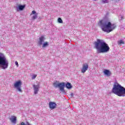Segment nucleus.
I'll list each match as a JSON object with an SVG mask.
<instances>
[{
    "instance_id": "nucleus-1",
    "label": "nucleus",
    "mask_w": 125,
    "mask_h": 125,
    "mask_svg": "<svg viewBox=\"0 0 125 125\" xmlns=\"http://www.w3.org/2000/svg\"><path fill=\"white\" fill-rule=\"evenodd\" d=\"M95 48L97 50V53H107L110 51V47L104 41L97 39L94 42Z\"/></svg>"
},
{
    "instance_id": "nucleus-2",
    "label": "nucleus",
    "mask_w": 125,
    "mask_h": 125,
    "mask_svg": "<svg viewBox=\"0 0 125 125\" xmlns=\"http://www.w3.org/2000/svg\"><path fill=\"white\" fill-rule=\"evenodd\" d=\"M101 27L102 31L105 33H110L116 29V24L111 23V22L104 20L100 21Z\"/></svg>"
},
{
    "instance_id": "nucleus-3",
    "label": "nucleus",
    "mask_w": 125,
    "mask_h": 125,
    "mask_svg": "<svg viewBox=\"0 0 125 125\" xmlns=\"http://www.w3.org/2000/svg\"><path fill=\"white\" fill-rule=\"evenodd\" d=\"M112 93L120 96V97H125V88L123 87L119 83H115L113 85L112 89Z\"/></svg>"
},
{
    "instance_id": "nucleus-4",
    "label": "nucleus",
    "mask_w": 125,
    "mask_h": 125,
    "mask_svg": "<svg viewBox=\"0 0 125 125\" xmlns=\"http://www.w3.org/2000/svg\"><path fill=\"white\" fill-rule=\"evenodd\" d=\"M0 67L3 70L8 68V61L4 54L1 53H0Z\"/></svg>"
},
{
    "instance_id": "nucleus-5",
    "label": "nucleus",
    "mask_w": 125,
    "mask_h": 125,
    "mask_svg": "<svg viewBox=\"0 0 125 125\" xmlns=\"http://www.w3.org/2000/svg\"><path fill=\"white\" fill-rule=\"evenodd\" d=\"M22 87V82L21 80L16 82L14 84V87L19 92H23L21 89Z\"/></svg>"
},
{
    "instance_id": "nucleus-6",
    "label": "nucleus",
    "mask_w": 125,
    "mask_h": 125,
    "mask_svg": "<svg viewBox=\"0 0 125 125\" xmlns=\"http://www.w3.org/2000/svg\"><path fill=\"white\" fill-rule=\"evenodd\" d=\"M41 87V83H38L37 84H33V88L34 94H38Z\"/></svg>"
},
{
    "instance_id": "nucleus-7",
    "label": "nucleus",
    "mask_w": 125,
    "mask_h": 125,
    "mask_svg": "<svg viewBox=\"0 0 125 125\" xmlns=\"http://www.w3.org/2000/svg\"><path fill=\"white\" fill-rule=\"evenodd\" d=\"M65 85L66 84L65 83L62 82V83H59V88H60V90L62 91L63 93H65V90H64V87H65Z\"/></svg>"
},
{
    "instance_id": "nucleus-8",
    "label": "nucleus",
    "mask_w": 125,
    "mask_h": 125,
    "mask_svg": "<svg viewBox=\"0 0 125 125\" xmlns=\"http://www.w3.org/2000/svg\"><path fill=\"white\" fill-rule=\"evenodd\" d=\"M32 17V20H35V19H37L38 18V15H39V14L37 13V12L35 10H33L32 11L31 14L30 15H33Z\"/></svg>"
},
{
    "instance_id": "nucleus-9",
    "label": "nucleus",
    "mask_w": 125,
    "mask_h": 125,
    "mask_svg": "<svg viewBox=\"0 0 125 125\" xmlns=\"http://www.w3.org/2000/svg\"><path fill=\"white\" fill-rule=\"evenodd\" d=\"M87 69H88V64L87 63H85L83 64L82 69H81V72L83 74L86 72Z\"/></svg>"
},
{
    "instance_id": "nucleus-10",
    "label": "nucleus",
    "mask_w": 125,
    "mask_h": 125,
    "mask_svg": "<svg viewBox=\"0 0 125 125\" xmlns=\"http://www.w3.org/2000/svg\"><path fill=\"white\" fill-rule=\"evenodd\" d=\"M10 121L14 125H16V123H17V117L15 116H11L10 118Z\"/></svg>"
},
{
    "instance_id": "nucleus-11",
    "label": "nucleus",
    "mask_w": 125,
    "mask_h": 125,
    "mask_svg": "<svg viewBox=\"0 0 125 125\" xmlns=\"http://www.w3.org/2000/svg\"><path fill=\"white\" fill-rule=\"evenodd\" d=\"M104 74L105 76H106V77H111V75H112L111 71L107 69H105L104 71Z\"/></svg>"
},
{
    "instance_id": "nucleus-12",
    "label": "nucleus",
    "mask_w": 125,
    "mask_h": 125,
    "mask_svg": "<svg viewBox=\"0 0 125 125\" xmlns=\"http://www.w3.org/2000/svg\"><path fill=\"white\" fill-rule=\"evenodd\" d=\"M49 106L50 109H55V108H56V104L55 103L50 102L49 103Z\"/></svg>"
},
{
    "instance_id": "nucleus-13",
    "label": "nucleus",
    "mask_w": 125,
    "mask_h": 125,
    "mask_svg": "<svg viewBox=\"0 0 125 125\" xmlns=\"http://www.w3.org/2000/svg\"><path fill=\"white\" fill-rule=\"evenodd\" d=\"M44 40H45V38H44V37L41 36L39 38V41H38V44L40 45H42V42H44Z\"/></svg>"
},
{
    "instance_id": "nucleus-14",
    "label": "nucleus",
    "mask_w": 125,
    "mask_h": 125,
    "mask_svg": "<svg viewBox=\"0 0 125 125\" xmlns=\"http://www.w3.org/2000/svg\"><path fill=\"white\" fill-rule=\"evenodd\" d=\"M26 6L25 5H19L18 7H17V11H19V10H23Z\"/></svg>"
},
{
    "instance_id": "nucleus-15",
    "label": "nucleus",
    "mask_w": 125,
    "mask_h": 125,
    "mask_svg": "<svg viewBox=\"0 0 125 125\" xmlns=\"http://www.w3.org/2000/svg\"><path fill=\"white\" fill-rule=\"evenodd\" d=\"M65 86H66V88H67L68 89H71V88H72L73 87V86H72V84L70 83H67L65 84Z\"/></svg>"
},
{
    "instance_id": "nucleus-16",
    "label": "nucleus",
    "mask_w": 125,
    "mask_h": 125,
    "mask_svg": "<svg viewBox=\"0 0 125 125\" xmlns=\"http://www.w3.org/2000/svg\"><path fill=\"white\" fill-rule=\"evenodd\" d=\"M49 45V44H48V42H44L42 45V48H44L45 47H47V46H48Z\"/></svg>"
},
{
    "instance_id": "nucleus-17",
    "label": "nucleus",
    "mask_w": 125,
    "mask_h": 125,
    "mask_svg": "<svg viewBox=\"0 0 125 125\" xmlns=\"http://www.w3.org/2000/svg\"><path fill=\"white\" fill-rule=\"evenodd\" d=\"M118 43L119 45H122V44H125V42H124V40H120L118 41Z\"/></svg>"
},
{
    "instance_id": "nucleus-18",
    "label": "nucleus",
    "mask_w": 125,
    "mask_h": 125,
    "mask_svg": "<svg viewBox=\"0 0 125 125\" xmlns=\"http://www.w3.org/2000/svg\"><path fill=\"white\" fill-rule=\"evenodd\" d=\"M53 85H54V87L57 88L59 87V83H58V81H56V82H55L53 83Z\"/></svg>"
},
{
    "instance_id": "nucleus-19",
    "label": "nucleus",
    "mask_w": 125,
    "mask_h": 125,
    "mask_svg": "<svg viewBox=\"0 0 125 125\" xmlns=\"http://www.w3.org/2000/svg\"><path fill=\"white\" fill-rule=\"evenodd\" d=\"M102 3H108L109 0H102Z\"/></svg>"
},
{
    "instance_id": "nucleus-20",
    "label": "nucleus",
    "mask_w": 125,
    "mask_h": 125,
    "mask_svg": "<svg viewBox=\"0 0 125 125\" xmlns=\"http://www.w3.org/2000/svg\"><path fill=\"white\" fill-rule=\"evenodd\" d=\"M58 21L59 23H63V21H62V19L61 18H58Z\"/></svg>"
},
{
    "instance_id": "nucleus-21",
    "label": "nucleus",
    "mask_w": 125,
    "mask_h": 125,
    "mask_svg": "<svg viewBox=\"0 0 125 125\" xmlns=\"http://www.w3.org/2000/svg\"><path fill=\"white\" fill-rule=\"evenodd\" d=\"M37 78V75L36 74H33L32 76V80H35Z\"/></svg>"
},
{
    "instance_id": "nucleus-22",
    "label": "nucleus",
    "mask_w": 125,
    "mask_h": 125,
    "mask_svg": "<svg viewBox=\"0 0 125 125\" xmlns=\"http://www.w3.org/2000/svg\"><path fill=\"white\" fill-rule=\"evenodd\" d=\"M15 64L16 65L17 67L19 66V64H18V62H15Z\"/></svg>"
},
{
    "instance_id": "nucleus-23",
    "label": "nucleus",
    "mask_w": 125,
    "mask_h": 125,
    "mask_svg": "<svg viewBox=\"0 0 125 125\" xmlns=\"http://www.w3.org/2000/svg\"><path fill=\"white\" fill-rule=\"evenodd\" d=\"M119 18H120V20H123V19H124V17H123V16H120L119 17Z\"/></svg>"
},
{
    "instance_id": "nucleus-24",
    "label": "nucleus",
    "mask_w": 125,
    "mask_h": 125,
    "mask_svg": "<svg viewBox=\"0 0 125 125\" xmlns=\"http://www.w3.org/2000/svg\"><path fill=\"white\" fill-rule=\"evenodd\" d=\"M70 95H71V97H73V96L74 95V94H73V93H71L70 94Z\"/></svg>"
},
{
    "instance_id": "nucleus-25",
    "label": "nucleus",
    "mask_w": 125,
    "mask_h": 125,
    "mask_svg": "<svg viewBox=\"0 0 125 125\" xmlns=\"http://www.w3.org/2000/svg\"><path fill=\"white\" fill-rule=\"evenodd\" d=\"M93 0L96 1V0Z\"/></svg>"
}]
</instances>
